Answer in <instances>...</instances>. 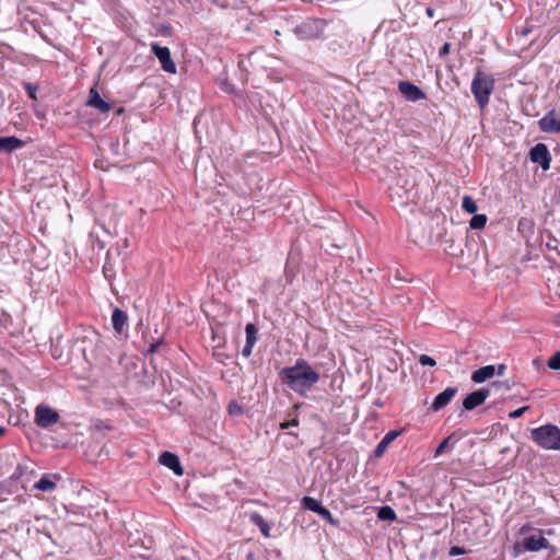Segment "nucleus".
Segmentation results:
<instances>
[{
  "instance_id": "1",
  "label": "nucleus",
  "mask_w": 560,
  "mask_h": 560,
  "mask_svg": "<svg viewBox=\"0 0 560 560\" xmlns=\"http://www.w3.org/2000/svg\"><path fill=\"white\" fill-rule=\"evenodd\" d=\"M279 376L290 389L299 395L307 393L318 381L319 373L304 359H298L293 366L283 368Z\"/></svg>"
},
{
  "instance_id": "2",
  "label": "nucleus",
  "mask_w": 560,
  "mask_h": 560,
  "mask_svg": "<svg viewBox=\"0 0 560 560\" xmlns=\"http://www.w3.org/2000/svg\"><path fill=\"white\" fill-rule=\"evenodd\" d=\"M494 85L495 80L492 74L486 73L480 69L476 70L470 89L481 109L489 104L490 95L494 90Z\"/></svg>"
},
{
  "instance_id": "3",
  "label": "nucleus",
  "mask_w": 560,
  "mask_h": 560,
  "mask_svg": "<svg viewBox=\"0 0 560 560\" xmlns=\"http://www.w3.org/2000/svg\"><path fill=\"white\" fill-rule=\"evenodd\" d=\"M530 438L546 451H560V429L555 424H545L533 429Z\"/></svg>"
},
{
  "instance_id": "4",
  "label": "nucleus",
  "mask_w": 560,
  "mask_h": 560,
  "mask_svg": "<svg viewBox=\"0 0 560 560\" xmlns=\"http://www.w3.org/2000/svg\"><path fill=\"white\" fill-rule=\"evenodd\" d=\"M413 179L409 174V171L404 168L398 171L397 174L392 178L389 189L394 191L396 188L402 190V194L398 192L400 198L406 197L408 200L409 194L413 188Z\"/></svg>"
},
{
  "instance_id": "5",
  "label": "nucleus",
  "mask_w": 560,
  "mask_h": 560,
  "mask_svg": "<svg viewBox=\"0 0 560 560\" xmlns=\"http://www.w3.org/2000/svg\"><path fill=\"white\" fill-rule=\"evenodd\" d=\"M151 50L159 59L162 69L171 74L176 73V65L171 57V51L167 47L160 46L158 43L151 44Z\"/></svg>"
},
{
  "instance_id": "6",
  "label": "nucleus",
  "mask_w": 560,
  "mask_h": 560,
  "mask_svg": "<svg viewBox=\"0 0 560 560\" xmlns=\"http://www.w3.org/2000/svg\"><path fill=\"white\" fill-rule=\"evenodd\" d=\"M59 415L52 408L39 405L35 409V422L40 428H48L59 421Z\"/></svg>"
},
{
  "instance_id": "7",
  "label": "nucleus",
  "mask_w": 560,
  "mask_h": 560,
  "mask_svg": "<svg viewBox=\"0 0 560 560\" xmlns=\"http://www.w3.org/2000/svg\"><path fill=\"white\" fill-rule=\"evenodd\" d=\"M530 161L541 166L544 171L550 168L551 155L545 143H537L529 151Z\"/></svg>"
},
{
  "instance_id": "8",
  "label": "nucleus",
  "mask_w": 560,
  "mask_h": 560,
  "mask_svg": "<svg viewBox=\"0 0 560 560\" xmlns=\"http://www.w3.org/2000/svg\"><path fill=\"white\" fill-rule=\"evenodd\" d=\"M537 124L544 132L560 133V117L555 109L549 110Z\"/></svg>"
},
{
  "instance_id": "9",
  "label": "nucleus",
  "mask_w": 560,
  "mask_h": 560,
  "mask_svg": "<svg viewBox=\"0 0 560 560\" xmlns=\"http://www.w3.org/2000/svg\"><path fill=\"white\" fill-rule=\"evenodd\" d=\"M398 91L410 102H418L427 97L420 88L409 81H400Z\"/></svg>"
},
{
  "instance_id": "10",
  "label": "nucleus",
  "mask_w": 560,
  "mask_h": 560,
  "mask_svg": "<svg viewBox=\"0 0 560 560\" xmlns=\"http://www.w3.org/2000/svg\"><path fill=\"white\" fill-rule=\"evenodd\" d=\"M490 390L487 388H480L470 393L463 401L465 410H472L476 407L482 405L488 398Z\"/></svg>"
},
{
  "instance_id": "11",
  "label": "nucleus",
  "mask_w": 560,
  "mask_h": 560,
  "mask_svg": "<svg viewBox=\"0 0 560 560\" xmlns=\"http://www.w3.org/2000/svg\"><path fill=\"white\" fill-rule=\"evenodd\" d=\"M295 35L302 40L313 39L318 36L319 31L317 24L314 21H307L294 28Z\"/></svg>"
},
{
  "instance_id": "12",
  "label": "nucleus",
  "mask_w": 560,
  "mask_h": 560,
  "mask_svg": "<svg viewBox=\"0 0 560 560\" xmlns=\"http://www.w3.org/2000/svg\"><path fill=\"white\" fill-rule=\"evenodd\" d=\"M159 462L165 467L173 470L176 476H182L184 474V469L179 463V458L177 455L171 452H163L160 455Z\"/></svg>"
},
{
  "instance_id": "13",
  "label": "nucleus",
  "mask_w": 560,
  "mask_h": 560,
  "mask_svg": "<svg viewBox=\"0 0 560 560\" xmlns=\"http://www.w3.org/2000/svg\"><path fill=\"white\" fill-rule=\"evenodd\" d=\"M457 394L456 387H447L442 393H440L432 402V410L439 411L442 408H444L446 405L451 402V400L455 397Z\"/></svg>"
},
{
  "instance_id": "14",
  "label": "nucleus",
  "mask_w": 560,
  "mask_h": 560,
  "mask_svg": "<svg viewBox=\"0 0 560 560\" xmlns=\"http://www.w3.org/2000/svg\"><path fill=\"white\" fill-rule=\"evenodd\" d=\"M523 546L528 551H540L549 547V541L540 534L530 535L524 538Z\"/></svg>"
},
{
  "instance_id": "15",
  "label": "nucleus",
  "mask_w": 560,
  "mask_h": 560,
  "mask_svg": "<svg viewBox=\"0 0 560 560\" xmlns=\"http://www.w3.org/2000/svg\"><path fill=\"white\" fill-rule=\"evenodd\" d=\"M257 332H258V329L254 324L249 323L246 325V327H245L246 343L242 350L243 357H245V358L250 357V354L253 352V348L257 341Z\"/></svg>"
},
{
  "instance_id": "16",
  "label": "nucleus",
  "mask_w": 560,
  "mask_h": 560,
  "mask_svg": "<svg viewBox=\"0 0 560 560\" xmlns=\"http://www.w3.org/2000/svg\"><path fill=\"white\" fill-rule=\"evenodd\" d=\"M86 105L97 108L102 113H107L110 110L112 106L107 102H105L96 91V89H91L90 96L86 102Z\"/></svg>"
},
{
  "instance_id": "17",
  "label": "nucleus",
  "mask_w": 560,
  "mask_h": 560,
  "mask_svg": "<svg viewBox=\"0 0 560 560\" xmlns=\"http://www.w3.org/2000/svg\"><path fill=\"white\" fill-rule=\"evenodd\" d=\"M495 374V366L494 365H486L478 370H476L471 374V381L476 384L483 383L490 378H492Z\"/></svg>"
},
{
  "instance_id": "18",
  "label": "nucleus",
  "mask_w": 560,
  "mask_h": 560,
  "mask_svg": "<svg viewBox=\"0 0 560 560\" xmlns=\"http://www.w3.org/2000/svg\"><path fill=\"white\" fill-rule=\"evenodd\" d=\"M127 319H128V316H127L126 312H124L122 310H120L118 307L114 308L113 314H112V323H113V327H114L115 331L118 335L122 334L126 323H127Z\"/></svg>"
},
{
  "instance_id": "19",
  "label": "nucleus",
  "mask_w": 560,
  "mask_h": 560,
  "mask_svg": "<svg viewBox=\"0 0 560 560\" xmlns=\"http://www.w3.org/2000/svg\"><path fill=\"white\" fill-rule=\"evenodd\" d=\"M24 145V142L14 136L0 137V151L12 152Z\"/></svg>"
},
{
  "instance_id": "20",
  "label": "nucleus",
  "mask_w": 560,
  "mask_h": 560,
  "mask_svg": "<svg viewBox=\"0 0 560 560\" xmlns=\"http://www.w3.org/2000/svg\"><path fill=\"white\" fill-rule=\"evenodd\" d=\"M400 434L399 431H389L385 434V436L381 440V442L376 445L374 450L375 456L380 457L384 454L387 446Z\"/></svg>"
},
{
  "instance_id": "21",
  "label": "nucleus",
  "mask_w": 560,
  "mask_h": 560,
  "mask_svg": "<svg viewBox=\"0 0 560 560\" xmlns=\"http://www.w3.org/2000/svg\"><path fill=\"white\" fill-rule=\"evenodd\" d=\"M250 521L259 527L261 534L265 536V537H269L270 536V526L269 524L265 521V518L258 514V513H253L250 515Z\"/></svg>"
},
{
  "instance_id": "22",
  "label": "nucleus",
  "mask_w": 560,
  "mask_h": 560,
  "mask_svg": "<svg viewBox=\"0 0 560 560\" xmlns=\"http://www.w3.org/2000/svg\"><path fill=\"white\" fill-rule=\"evenodd\" d=\"M301 503L304 509L310 510L316 514H318L324 509L322 503L312 497H304Z\"/></svg>"
},
{
  "instance_id": "23",
  "label": "nucleus",
  "mask_w": 560,
  "mask_h": 560,
  "mask_svg": "<svg viewBox=\"0 0 560 560\" xmlns=\"http://www.w3.org/2000/svg\"><path fill=\"white\" fill-rule=\"evenodd\" d=\"M34 488L44 492L55 490L56 482L49 478V476H43L35 485Z\"/></svg>"
},
{
  "instance_id": "24",
  "label": "nucleus",
  "mask_w": 560,
  "mask_h": 560,
  "mask_svg": "<svg viewBox=\"0 0 560 560\" xmlns=\"http://www.w3.org/2000/svg\"><path fill=\"white\" fill-rule=\"evenodd\" d=\"M377 516L382 521H394L396 520V513L390 506H382L378 510Z\"/></svg>"
},
{
  "instance_id": "25",
  "label": "nucleus",
  "mask_w": 560,
  "mask_h": 560,
  "mask_svg": "<svg viewBox=\"0 0 560 560\" xmlns=\"http://www.w3.org/2000/svg\"><path fill=\"white\" fill-rule=\"evenodd\" d=\"M462 208L468 213H476L478 210L476 201L467 195L463 197Z\"/></svg>"
},
{
  "instance_id": "26",
  "label": "nucleus",
  "mask_w": 560,
  "mask_h": 560,
  "mask_svg": "<svg viewBox=\"0 0 560 560\" xmlns=\"http://www.w3.org/2000/svg\"><path fill=\"white\" fill-rule=\"evenodd\" d=\"M487 215L486 214H475L470 222H469V225L471 229L474 230H480V229H483L486 223H487Z\"/></svg>"
},
{
  "instance_id": "27",
  "label": "nucleus",
  "mask_w": 560,
  "mask_h": 560,
  "mask_svg": "<svg viewBox=\"0 0 560 560\" xmlns=\"http://www.w3.org/2000/svg\"><path fill=\"white\" fill-rule=\"evenodd\" d=\"M318 515L324 518L326 522H328L329 524L334 525V526H338L339 525V521L336 520L332 514L330 513V511L328 509H326L324 506V509L318 513Z\"/></svg>"
},
{
  "instance_id": "28",
  "label": "nucleus",
  "mask_w": 560,
  "mask_h": 560,
  "mask_svg": "<svg viewBox=\"0 0 560 560\" xmlns=\"http://www.w3.org/2000/svg\"><path fill=\"white\" fill-rule=\"evenodd\" d=\"M548 366L551 370H560V351L555 353L549 360H548Z\"/></svg>"
},
{
  "instance_id": "29",
  "label": "nucleus",
  "mask_w": 560,
  "mask_h": 560,
  "mask_svg": "<svg viewBox=\"0 0 560 560\" xmlns=\"http://www.w3.org/2000/svg\"><path fill=\"white\" fill-rule=\"evenodd\" d=\"M24 89L31 98L36 100L37 86L33 85L32 83L25 82Z\"/></svg>"
},
{
  "instance_id": "30",
  "label": "nucleus",
  "mask_w": 560,
  "mask_h": 560,
  "mask_svg": "<svg viewBox=\"0 0 560 560\" xmlns=\"http://www.w3.org/2000/svg\"><path fill=\"white\" fill-rule=\"evenodd\" d=\"M419 363L421 365H430V366H434L436 364L435 360L427 354H421L419 357Z\"/></svg>"
},
{
  "instance_id": "31",
  "label": "nucleus",
  "mask_w": 560,
  "mask_h": 560,
  "mask_svg": "<svg viewBox=\"0 0 560 560\" xmlns=\"http://www.w3.org/2000/svg\"><path fill=\"white\" fill-rule=\"evenodd\" d=\"M228 410L233 416L240 415L242 412V408L236 401H231L229 404Z\"/></svg>"
},
{
  "instance_id": "32",
  "label": "nucleus",
  "mask_w": 560,
  "mask_h": 560,
  "mask_svg": "<svg viewBox=\"0 0 560 560\" xmlns=\"http://www.w3.org/2000/svg\"><path fill=\"white\" fill-rule=\"evenodd\" d=\"M528 409H529L528 406L521 407L514 411H511L509 413V417L512 419H517V418L522 417L524 415V412L527 411Z\"/></svg>"
},
{
  "instance_id": "33",
  "label": "nucleus",
  "mask_w": 560,
  "mask_h": 560,
  "mask_svg": "<svg viewBox=\"0 0 560 560\" xmlns=\"http://www.w3.org/2000/svg\"><path fill=\"white\" fill-rule=\"evenodd\" d=\"M450 440L451 436H447L440 443V445L435 450V456L441 455L445 451V448L448 446Z\"/></svg>"
},
{
  "instance_id": "34",
  "label": "nucleus",
  "mask_w": 560,
  "mask_h": 560,
  "mask_svg": "<svg viewBox=\"0 0 560 560\" xmlns=\"http://www.w3.org/2000/svg\"><path fill=\"white\" fill-rule=\"evenodd\" d=\"M299 425V420L298 418H293L291 421H285V422H282L280 424V429L284 430V429H288L290 427H298Z\"/></svg>"
},
{
  "instance_id": "35",
  "label": "nucleus",
  "mask_w": 560,
  "mask_h": 560,
  "mask_svg": "<svg viewBox=\"0 0 560 560\" xmlns=\"http://www.w3.org/2000/svg\"><path fill=\"white\" fill-rule=\"evenodd\" d=\"M450 48H451V44H450V43H445V44L442 46V48L440 49L439 55H440L441 57L446 56V55L450 52Z\"/></svg>"
},
{
  "instance_id": "36",
  "label": "nucleus",
  "mask_w": 560,
  "mask_h": 560,
  "mask_svg": "<svg viewBox=\"0 0 560 560\" xmlns=\"http://www.w3.org/2000/svg\"><path fill=\"white\" fill-rule=\"evenodd\" d=\"M505 370H506V366L504 364H499L498 368L495 369V373L499 376H502L504 374Z\"/></svg>"
},
{
  "instance_id": "37",
  "label": "nucleus",
  "mask_w": 560,
  "mask_h": 560,
  "mask_svg": "<svg viewBox=\"0 0 560 560\" xmlns=\"http://www.w3.org/2000/svg\"><path fill=\"white\" fill-rule=\"evenodd\" d=\"M452 556H455V555H462L464 553V550L460 548V547H452L451 548V552H450Z\"/></svg>"
},
{
  "instance_id": "38",
  "label": "nucleus",
  "mask_w": 560,
  "mask_h": 560,
  "mask_svg": "<svg viewBox=\"0 0 560 560\" xmlns=\"http://www.w3.org/2000/svg\"><path fill=\"white\" fill-rule=\"evenodd\" d=\"M159 346H160V342H153V343H151V345H150V348H149V352H150V353L155 352V351H156V349L159 348Z\"/></svg>"
},
{
  "instance_id": "39",
  "label": "nucleus",
  "mask_w": 560,
  "mask_h": 560,
  "mask_svg": "<svg viewBox=\"0 0 560 560\" xmlns=\"http://www.w3.org/2000/svg\"><path fill=\"white\" fill-rule=\"evenodd\" d=\"M247 560H258L253 553L247 556Z\"/></svg>"
},
{
  "instance_id": "40",
  "label": "nucleus",
  "mask_w": 560,
  "mask_h": 560,
  "mask_svg": "<svg viewBox=\"0 0 560 560\" xmlns=\"http://www.w3.org/2000/svg\"><path fill=\"white\" fill-rule=\"evenodd\" d=\"M5 429L3 427H0V435L4 434Z\"/></svg>"
}]
</instances>
